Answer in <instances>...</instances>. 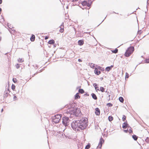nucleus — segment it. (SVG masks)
I'll use <instances>...</instances> for the list:
<instances>
[{
  "mask_svg": "<svg viewBox=\"0 0 149 149\" xmlns=\"http://www.w3.org/2000/svg\"><path fill=\"white\" fill-rule=\"evenodd\" d=\"M87 118H82L79 120H74L71 124L72 129L75 131H80L85 129L88 125Z\"/></svg>",
  "mask_w": 149,
  "mask_h": 149,
  "instance_id": "1",
  "label": "nucleus"
},
{
  "mask_svg": "<svg viewBox=\"0 0 149 149\" xmlns=\"http://www.w3.org/2000/svg\"><path fill=\"white\" fill-rule=\"evenodd\" d=\"M73 103L67 104L65 106V107L66 108H68L66 111L67 114H70L69 117L70 118H72V115L75 116L76 117H78L81 114V112L79 108L73 107Z\"/></svg>",
  "mask_w": 149,
  "mask_h": 149,
  "instance_id": "2",
  "label": "nucleus"
},
{
  "mask_svg": "<svg viewBox=\"0 0 149 149\" xmlns=\"http://www.w3.org/2000/svg\"><path fill=\"white\" fill-rule=\"evenodd\" d=\"M134 50V47L133 46H131L129 47L126 50L125 53L124 55L126 57H128L133 53Z\"/></svg>",
  "mask_w": 149,
  "mask_h": 149,
  "instance_id": "3",
  "label": "nucleus"
},
{
  "mask_svg": "<svg viewBox=\"0 0 149 149\" xmlns=\"http://www.w3.org/2000/svg\"><path fill=\"white\" fill-rule=\"evenodd\" d=\"M62 123L65 127L70 126V120L68 117L64 116L62 118Z\"/></svg>",
  "mask_w": 149,
  "mask_h": 149,
  "instance_id": "4",
  "label": "nucleus"
},
{
  "mask_svg": "<svg viewBox=\"0 0 149 149\" xmlns=\"http://www.w3.org/2000/svg\"><path fill=\"white\" fill-rule=\"evenodd\" d=\"M81 4L84 6H85L89 7V8H90L91 6L89 2H88V1H82L81 2Z\"/></svg>",
  "mask_w": 149,
  "mask_h": 149,
  "instance_id": "5",
  "label": "nucleus"
},
{
  "mask_svg": "<svg viewBox=\"0 0 149 149\" xmlns=\"http://www.w3.org/2000/svg\"><path fill=\"white\" fill-rule=\"evenodd\" d=\"M104 140L101 137L100 139L99 142L98 144V146H99L100 148L102 147V144L104 143Z\"/></svg>",
  "mask_w": 149,
  "mask_h": 149,
  "instance_id": "6",
  "label": "nucleus"
},
{
  "mask_svg": "<svg viewBox=\"0 0 149 149\" xmlns=\"http://www.w3.org/2000/svg\"><path fill=\"white\" fill-rule=\"evenodd\" d=\"M126 122H124L123 124L122 128L123 129H126L127 127H130L129 125L127 123V120Z\"/></svg>",
  "mask_w": 149,
  "mask_h": 149,
  "instance_id": "7",
  "label": "nucleus"
},
{
  "mask_svg": "<svg viewBox=\"0 0 149 149\" xmlns=\"http://www.w3.org/2000/svg\"><path fill=\"white\" fill-rule=\"evenodd\" d=\"M95 113L97 116H99L100 113V110L99 108L97 107L95 109Z\"/></svg>",
  "mask_w": 149,
  "mask_h": 149,
  "instance_id": "8",
  "label": "nucleus"
},
{
  "mask_svg": "<svg viewBox=\"0 0 149 149\" xmlns=\"http://www.w3.org/2000/svg\"><path fill=\"white\" fill-rule=\"evenodd\" d=\"M95 73L97 75H99L101 73L100 71L98 70L97 68H95L94 70Z\"/></svg>",
  "mask_w": 149,
  "mask_h": 149,
  "instance_id": "9",
  "label": "nucleus"
},
{
  "mask_svg": "<svg viewBox=\"0 0 149 149\" xmlns=\"http://www.w3.org/2000/svg\"><path fill=\"white\" fill-rule=\"evenodd\" d=\"M61 117L62 115L61 114H57L55 115L54 118L60 120Z\"/></svg>",
  "mask_w": 149,
  "mask_h": 149,
  "instance_id": "10",
  "label": "nucleus"
},
{
  "mask_svg": "<svg viewBox=\"0 0 149 149\" xmlns=\"http://www.w3.org/2000/svg\"><path fill=\"white\" fill-rule=\"evenodd\" d=\"M113 67V65H111L110 66L107 67L105 68V70L107 71H109L112 69V68Z\"/></svg>",
  "mask_w": 149,
  "mask_h": 149,
  "instance_id": "11",
  "label": "nucleus"
},
{
  "mask_svg": "<svg viewBox=\"0 0 149 149\" xmlns=\"http://www.w3.org/2000/svg\"><path fill=\"white\" fill-rule=\"evenodd\" d=\"M98 85V84L95 83L93 84V86L95 87V90L97 91H99Z\"/></svg>",
  "mask_w": 149,
  "mask_h": 149,
  "instance_id": "12",
  "label": "nucleus"
},
{
  "mask_svg": "<svg viewBox=\"0 0 149 149\" xmlns=\"http://www.w3.org/2000/svg\"><path fill=\"white\" fill-rule=\"evenodd\" d=\"M78 44L80 46H81L84 44V41L83 40H80L78 41Z\"/></svg>",
  "mask_w": 149,
  "mask_h": 149,
  "instance_id": "13",
  "label": "nucleus"
},
{
  "mask_svg": "<svg viewBox=\"0 0 149 149\" xmlns=\"http://www.w3.org/2000/svg\"><path fill=\"white\" fill-rule=\"evenodd\" d=\"M52 121V122H54L55 123H57L59 122L60 120L54 118H53Z\"/></svg>",
  "mask_w": 149,
  "mask_h": 149,
  "instance_id": "14",
  "label": "nucleus"
},
{
  "mask_svg": "<svg viewBox=\"0 0 149 149\" xmlns=\"http://www.w3.org/2000/svg\"><path fill=\"white\" fill-rule=\"evenodd\" d=\"M92 97L93 99L94 100H96L97 99V97L96 95L93 93H92L91 94Z\"/></svg>",
  "mask_w": 149,
  "mask_h": 149,
  "instance_id": "15",
  "label": "nucleus"
},
{
  "mask_svg": "<svg viewBox=\"0 0 149 149\" xmlns=\"http://www.w3.org/2000/svg\"><path fill=\"white\" fill-rule=\"evenodd\" d=\"M9 95H10L8 93V92L5 91L3 95L4 99H5V98Z\"/></svg>",
  "mask_w": 149,
  "mask_h": 149,
  "instance_id": "16",
  "label": "nucleus"
},
{
  "mask_svg": "<svg viewBox=\"0 0 149 149\" xmlns=\"http://www.w3.org/2000/svg\"><path fill=\"white\" fill-rule=\"evenodd\" d=\"M35 36L33 34H32L31 38L30 40L31 42H33L35 40Z\"/></svg>",
  "mask_w": 149,
  "mask_h": 149,
  "instance_id": "17",
  "label": "nucleus"
},
{
  "mask_svg": "<svg viewBox=\"0 0 149 149\" xmlns=\"http://www.w3.org/2000/svg\"><path fill=\"white\" fill-rule=\"evenodd\" d=\"M48 43L50 44H53L55 43V41L53 39L50 40L48 42Z\"/></svg>",
  "mask_w": 149,
  "mask_h": 149,
  "instance_id": "18",
  "label": "nucleus"
},
{
  "mask_svg": "<svg viewBox=\"0 0 149 149\" xmlns=\"http://www.w3.org/2000/svg\"><path fill=\"white\" fill-rule=\"evenodd\" d=\"M132 138L135 141H136L138 138V136L135 135L134 134L132 136Z\"/></svg>",
  "mask_w": 149,
  "mask_h": 149,
  "instance_id": "19",
  "label": "nucleus"
},
{
  "mask_svg": "<svg viewBox=\"0 0 149 149\" xmlns=\"http://www.w3.org/2000/svg\"><path fill=\"white\" fill-rule=\"evenodd\" d=\"M99 91H100L102 92H105V89L103 87H100Z\"/></svg>",
  "mask_w": 149,
  "mask_h": 149,
  "instance_id": "20",
  "label": "nucleus"
},
{
  "mask_svg": "<svg viewBox=\"0 0 149 149\" xmlns=\"http://www.w3.org/2000/svg\"><path fill=\"white\" fill-rule=\"evenodd\" d=\"M80 98V96L79 95L78 93H77L75 95V99H77Z\"/></svg>",
  "mask_w": 149,
  "mask_h": 149,
  "instance_id": "21",
  "label": "nucleus"
},
{
  "mask_svg": "<svg viewBox=\"0 0 149 149\" xmlns=\"http://www.w3.org/2000/svg\"><path fill=\"white\" fill-rule=\"evenodd\" d=\"M119 101L121 103H123L124 101V99L122 97H120L119 98Z\"/></svg>",
  "mask_w": 149,
  "mask_h": 149,
  "instance_id": "22",
  "label": "nucleus"
},
{
  "mask_svg": "<svg viewBox=\"0 0 149 149\" xmlns=\"http://www.w3.org/2000/svg\"><path fill=\"white\" fill-rule=\"evenodd\" d=\"M113 117L111 116H109L108 118L110 122L112 121L113 120Z\"/></svg>",
  "mask_w": 149,
  "mask_h": 149,
  "instance_id": "23",
  "label": "nucleus"
},
{
  "mask_svg": "<svg viewBox=\"0 0 149 149\" xmlns=\"http://www.w3.org/2000/svg\"><path fill=\"white\" fill-rule=\"evenodd\" d=\"M78 92L79 93L81 94H83L84 92V90L82 89H79V90Z\"/></svg>",
  "mask_w": 149,
  "mask_h": 149,
  "instance_id": "24",
  "label": "nucleus"
},
{
  "mask_svg": "<svg viewBox=\"0 0 149 149\" xmlns=\"http://www.w3.org/2000/svg\"><path fill=\"white\" fill-rule=\"evenodd\" d=\"M112 52L113 53L116 54L118 52V49L117 48H116L114 50H112Z\"/></svg>",
  "mask_w": 149,
  "mask_h": 149,
  "instance_id": "25",
  "label": "nucleus"
},
{
  "mask_svg": "<svg viewBox=\"0 0 149 149\" xmlns=\"http://www.w3.org/2000/svg\"><path fill=\"white\" fill-rule=\"evenodd\" d=\"M97 68L100 70H101V71H104V68H102L100 66H98L97 67Z\"/></svg>",
  "mask_w": 149,
  "mask_h": 149,
  "instance_id": "26",
  "label": "nucleus"
},
{
  "mask_svg": "<svg viewBox=\"0 0 149 149\" xmlns=\"http://www.w3.org/2000/svg\"><path fill=\"white\" fill-rule=\"evenodd\" d=\"M90 144L89 143H88L87 145H86L85 147V149H88L90 148Z\"/></svg>",
  "mask_w": 149,
  "mask_h": 149,
  "instance_id": "27",
  "label": "nucleus"
},
{
  "mask_svg": "<svg viewBox=\"0 0 149 149\" xmlns=\"http://www.w3.org/2000/svg\"><path fill=\"white\" fill-rule=\"evenodd\" d=\"M60 32L61 33H63L64 31V28L63 26L60 27Z\"/></svg>",
  "mask_w": 149,
  "mask_h": 149,
  "instance_id": "28",
  "label": "nucleus"
},
{
  "mask_svg": "<svg viewBox=\"0 0 149 149\" xmlns=\"http://www.w3.org/2000/svg\"><path fill=\"white\" fill-rule=\"evenodd\" d=\"M130 128L129 129V130H128V132L130 134H131L133 133V131L132 129V128L130 127H129Z\"/></svg>",
  "mask_w": 149,
  "mask_h": 149,
  "instance_id": "29",
  "label": "nucleus"
},
{
  "mask_svg": "<svg viewBox=\"0 0 149 149\" xmlns=\"http://www.w3.org/2000/svg\"><path fill=\"white\" fill-rule=\"evenodd\" d=\"M15 86L14 84H13L12 85V86H11V88H12V89L13 91H14L15 90Z\"/></svg>",
  "mask_w": 149,
  "mask_h": 149,
  "instance_id": "30",
  "label": "nucleus"
},
{
  "mask_svg": "<svg viewBox=\"0 0 149 149\" xmlns=\"http://www.w3.org/2000/svg\"><path fill=\"white\" fill-rule=\"evenodd\" d=\"M126 116H125V115H123L122 117L123 120L124 121L126 120Z\"/></svg>",
  "mask_w": 149,
  "mask_h": 149,
  "instance_id": "31",
  "label": "nucleus"
},
{
  "mask_svg": "<svg viewBox=\"0 0 149 149\" xmlns=\"http://www.w3.org/2000/svg\"><path fill=\"white\" fill-rule=\"evenodd\" d=\"M107 105L109 107H111L112 106L113 104L111 103H109L107 104Z\"/></svg>",
  "mask_w": 149,
  "mask_h": 149,
  "instance_id": "32",
  "label": "nucleus"
},
{
  "mask_svg": "<svg viewBox=\"0 0 149 149\" xmlns=\"http://www.w3.org/2000/svg\"><path fill=\"white\" fill-rule=\"evenodd\" d=\"M129 77V74L127 73L126 72L125 73V79H127Z\"/></svg>",
  "mask_w": 149,
  "mask_h": 149,
  "instance_id": "33",
  "label": "nucleus"
},
{
  "mask_svg": "<svg viewBox=\"0 0 149 149\" xmlns=\"http://www.w3.org/2000/svg\"><path fill=\"white\" fill-rule=\"evenodd\" d=\"M145 140V141L147 143H149V137H147Z\"/></svg>",
  "mask_w": 149,
  "mask_h": 149,
  "instance_id": "34",
  "label": "nucleus"
},
{
  "mask_svg": "<svg viewBox=\"0 0 149 149\" xmlns=\"http://www.w3.org/2000/svg\"><path fill=\"white\" fill-rule=\"evenodd\" d=\"M18 61L19 63H22L23 61H24V60H22V58H19L18 59Z\"/></svg>",
  "mask_w": 149,
  "mask_h": 149,
  "instance_id": "35",
  "label": "nucleus"
},
{
  "mask_svg": "<svg viewBox=\"0 0 149 149\" xmlns=\"http://www.w3.org/2000/svg\"><path fill=\"white\" fill-rule=\"evenodd\" d=\"M20 64H19L18 63H17V64H16V65H15V66L16 67V68L17 69H18L20 67Z\"/></svg>",
  "mask_w": 149,
  "mask_h": 149,
  "instance_id": "36",
  "label": "nucleus"
},
{
  "mask_svg": "<svg viewBox=\"0 0 149 149\" xmlns=\"http://www.w3.org/2000/svg\"><path fill=\"white\" fill-rule=\"evenodd\" d=\"M13 81L14 83H16L17 81V80L16 78H13Z\"/></svg>",
  "mask_w": 149,
  "mask_h": 149,
  "instance_id": "37",
  "label": "nucleus"
},
{
  "mask_svg": "<svg viewBox=\"0 0 149 149\" xmlns=\"http://www.w3.org/2000/svg\"><path fill=\"white\" fill-rule=\"evenodd\" d=\"M87 1H88V2H89L90 5H91L93 3V1H92V0H87Z\"/></svg>",
  "mask_w": 149,
  "mask_h": 149,
  "instance_id": "38",
  "label": "nucleus"
},
{
  "mask_svg": "<svg viewBox=\"0 0 149 149\" xmlns=\"http://www.w3.org/2000/svg\"><path fill=\"white\" fill-rule=\"evenodd\" d=\"M145 63H149V58H147L145 60Z\"/></svg>",
  "mask_w": 149,
  "mask_h": 149,
  "instance_id": "39",
  "label": "nucleus"
},
{
  "mask_svg": "<svg viewBox=\"0 0 149 149\" xmlns=\"http://www.w3.org/2000/svg\"><path fill=\"white\" fill-rule=\"evenodd\" d=\"M11 29L12 31H10V32L12 34V33H13V32H12V31H13V33H14L15 31V30H14V29Z\"/></svg>",
  "mask_w": 149,
  "mask_h": 149,
  "instance_id": "40",
  "label": "nucleus"
},
{
  "mask_svg": "<svg viewBox=\"0 0 149 149\" xmlns=\"http://www.w3.org/2000/svg\"><path fill=\"white\" fill-rule=\"evenodd\" d=\"M123 131L125 132L126 133H127L128 132V129H127V130H123Z\"/></svg>",
  "mask_w": 149,
  "mask_h": 149,
  "instance_id": "41",
  "label": "nucleus"
},
{
  "mask_svg": "<svg viewBox=\"0 0 149 149\" xmlns=\"http://www.w3.org/2000/svg\"><path fill=\"white\" fill-rule=\"evenodd\" d=\"M44 70L43 69H42L41 70H39L37 72H37V73H39V72H41L42 71V70Z\"/></svg>",
  "mask_w": 149,
  "mask_h": 149,
  "instance_id": "42",
  "label": "nucleus"
},
{
  "mask_svg": "<svg viewBox=\"0 0 149 149\" xmlns=\"http://www.w3.org/2000/svg\"><path fill=\"white\" fill-rule=\"evenodd\" d=\"M105 92L107 93V95H109V92L107 91V90L105 91Z\"/></svg>",
  "mask_w": 149,
  "mask_h": 149,
  "instance_id": "43",
  "label": "nucleus"
},
{
  "mask_svg": "<svg viewBox=\"0 0 149 149\" xmlns=\"http://www.w3.org/2000/svg\"><path fill=\"white\" fill-rule=\"evenodd\" d=\"M63 26L64 27V23L63 22L60 25V26L59 27H63Z\"/></svg>",
  "mask_w": 149,
  "mask_h": 149,
  "instance_id": "44",
  "label": "nucleus"
},
{
  "mask_svg": "<svg viewBox=\"0 0 149 149\" xmlns=\"http://www.w3.org/2000/svg\"><path fill=\"white\" fill-rule=\"evenodd\" d=\"M53 47L54 48L56 47V44H55L54 43V44H53Z\"/></svg>",
  "mask_w": 149,
  "mask_h": 149,
  "instance_id": "45",
  "label": "nucleus"
},
{
  "mask_svg": "<svg viewBox=\"0 0 149 149\" xmlns=\"http://www.w3.org/2000/svg\"><path fill=\"white\" fill-rule=\"evenodd\" d=\"M48 36H46L45 37V40H47L48 39Z\"/></svg>",
  "mask_w": 149,
  "mask_h": 149,
  "instance_id": "46",
  "label": "nucleus"
},
{
  "mask_svg": "<svg viewBox=\"0 0 149 149\" xmlns=\"http://www.w3.org/2000/svg\"><path fill=\"white\" fill-rule=\"evenodd\" d=\"M78 61L79 62H81L82 61V60L81 59L79 58L78 59Z\"/></svg>",
  "mask_w": 149,
  "mask_h": 149,
  "instance_id": "47",
  "label": "nucleus"
},
{
  "mask_svg": "<svg viewBox=\"0 0 149 149\" xmlns=\"http://www.w3.org/2000/svg\"><path fill=\"white\" fill-rule=\"evenodd\" d=\"M17 98V97L15 95H14L13 97L14 100H15V99Z\"/></svg>",
  "mask_w": 149,
  "mask_h": 149,
  "instance_id": "48",
  "label": "nucleus"
},
{
  "mask_svg": "<svg viewBox=\"0 0 149 149\" xmlns=\"http://www.w3.org/2000/svg\"><path fill=\"white\" fill-rule=\"evenodd\" d=\"M37 74V72H36V73H35L34 74L32 75V77H33L35 75H36V74Z\"/></svg>",
  "mask_w": 149,
  "mask_h": 149,
  "instance_id": "49",
  "label": "nucleus"
},
{
  "mask_svg": "<svg viewBox=\"0 0 149 149\" xmlns=\"http://www.w3.org/2000/svg\"><path fill=\"white\" fill-rule=\"evenodd\" d=\"M79 0H72V1L73 2H76L78 1Z\"/></svg>",
  "mask_w": 149,
  "mask_h": 149,
  "instance_id": "50",
  "label": "nucleus"
},
{
  "mask_svg": "<svg viewBox=\"0 0 149 149\" xmlns=\"http://www.w3.org/2000/svg\"><path fill=\"white\" fill-rule=\"evenodd\" d=\"M84 96H89V94H87V93H85L84 94Z\"/></svg>",
  "mask_w": 149,
  "mask_h": 149,
  "instance_id": "51",
  "label": "nucleus"
},
{
  "mask_svg": "<svg viewBox=\"0 0 149 149\" xmlns=\"http://www.w3.org/2000/svg\"><path fill=\"white\" fill-rule=\"evenodd\" d=\"M107 16L106 17H107ZM106 17H105V18H104V19H103V20H102V22H101V23H100L99 25H98V26L100 24H101V23H102V22L104 21V19H105V18H106Z\"/></svg>",
  "mask_w": 149,
  "mask_h": 149,
  "instance_id": "52",
  "label": "nucleus"
},
{
  "mask_svg": "<svg viewBox=\"0 0 149 149\" xmlns=\"http://www.w3.org/2000/svg\"><path fill=\"white\" fill-rule=\"evenodd\" d=\"M101 147L100 148L99 146H98L97 148V149H101Z\"/></svg>",
  "mask_w": 149,
  "mask_h": 149,
  "instance_id": "53",
  "label": "nucleus"
},
{
  "mask_svg": "<svg viewBox=\"0 0 149 149\" xmlns=\"http://www.w3.org/2000/svg\"><path fill=\"white\" fill-rule=\"evenodd\" d=\"M7 26L9 28V29H11V28L9 26V23H7Z\"/></svg>",
  "mask_w": 149,
  "mask_h": 149,
  "instance_id": "54",
  "label": "nucleus"
},
{
  "mask_svg": "<svg viewBox=\"0 0 149 149\" xmlns=\"http://www.w3.org/2000/svg\"><path fill=\"white\" fill-rule=\"evenodd\" d=\"M108 95V97H109V99L108 100H110V95L109 94V95Z\"/></svg>",
  "mask_w": 149,
  "mask_h": 149,
  "instance_id": "55",
  "label": "nucleus"
},
{
  "mask_svg": "<svg viewBox=\"0 0 149 149\" xmlns=\"http://www.w3.org/2000/svg\"><path fill=\"white\" fill-rule=\"evenodd\" d=\"M2 0H0V4L2 3Z\"/></svg>",
  "mask_w": 149,
  "mask_h": 149,
  "instance_id": "56",
  "label": "nucleus"
},
{
  "mask_svg": "<svg viewBox=\"0 0 149 149\" xmlns=\"http://www.w3.org/2000/svg\"><path fill=\"white\" fill-rule=\"evenodd\" d=\"M3 109H1V112H2L3 111Z\"/></svg>",
  "mask_w": 149,
  "mask_h": 149,
  "instance_id": "57",
  "label": "nucleus"
},
{
  "mask_svg": "<svg viewBox=\"0 0 149 149\" xmlns=\"http://www.w3.org/2000/svg\"><path fill=\"white\" fill-rule=\"evenodd\" d=\"M100 79H101V80H102L103 79V78L101 77V78H100Z\"/></svg>",
  "mask_w": 149,
  "mask_h": 149,
  "instance_id": "58",
  "label": "nucleus"
},
{
  "mask_svg": "<svg viewBox=\"0 0 149 149\" xmlns=\"http://www.w3.org/2000/svg\"><path fill=\"white\" fill-rule=\"evenodd\" d=\"M113 13H116V14H118V13H115V12L114 11H113Z\"/></svg>",
  "mask_w": 149,
  "mask_h": 149,
  "instance_id": "59",
  "label": "nucleus"
},
{
  "mask_svg": "<svg viewBox=\"0 0 149 149\" xmlns=\"http://www.w3.org/2000/svg\"><path fill=\"white\" fill-rule=\"evenodd\" d=\"M1 37H0V41H1Z\"/></svg>",
  "mask_w": 149,
  "mask_h": 149,
  "instance_id": "60",
  "label": "nucleus"
},
{
  "mask_svg": "<svg viewBox=\"0 0 149 149\" xmlns=\"http://www.w3.org/2000/svg\"><path fill=\"white\" fill-rule=\"evenodd\" d=\"M95 67V65L94 64H93V67Z\"/></svg>",
  "mask_w": 149,
  "mask_h": 149,
  "instance_id": "61",
  "label": "nucleus"
},
{
  "mask_svg": "<svg viewBox=\"0 0 149 149\" xmlns=\"http://www.w3.org/2000/svg\"><path fill=\"white\" fill-rule=\"evenodd\" d=\"M7 90H8V91H9V88H8V89H7Z\"/></svg>",
  "mask_w": 149,
  "mask_h": 149,
  "instance_id": "62",
  "label": "nucleus"
},
{
  "mask_svg": "<svg viewBox=\"0 0 149 149\" xmlns=\"http://www.w3.org/2000/svg\"><path fill=\"white\" fill-rule=\"evenodd\" d=\"M82 9H84V8H81Z\"/></svg>",
  "mask_w": 149,
  "mask_h": 149,
  "instance_id": "63",
  "label": "nucleus"
},
{
  "mask_svg": "<svg viewBox=\"0 0 149 149\" xmlns=\"http://www.w3.org/2000/svg\"><path fill=\"white\" fill-rule=\"evenodd\" d=\"M49 47H51V46H48Z\"/></svg>",
  "mask_w": 149,
  "mask_h": 149,
  "instance_id": "64",
  "label": "nucleus"
}]
</instances>
